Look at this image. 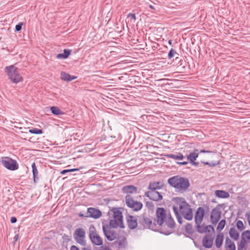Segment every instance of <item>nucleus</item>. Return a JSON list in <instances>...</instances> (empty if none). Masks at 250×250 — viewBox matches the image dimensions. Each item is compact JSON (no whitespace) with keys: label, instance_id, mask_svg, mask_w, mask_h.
I'll return each instance as SVG.
<instances>
[{"label":"nucleus","instance_id":"obj_7","mask_svg":"<svg viewBox=\"0 0 250 250\" xmlns=\"http://www.w3.org/2000/svg\"><path fill=\"white\" fill-rule=\"evenodd\" d=\"M0 162L5 167L10 170H15L19 168L16 161L8 157H1Z\"/></svg>","mask_w":250,"mask_h":250},{"label":"nucleus","instance_id":"obj_17","mask_svg":"<svg viewBox=\"0 0 250 250\" xmlns=\"http://www.w3.org/2000/svg\"><path fill=\"white\" fill-rule=\"evenodd\" d=\"M196 230L200 233H214V229L211 225L205 226L204 224L196 226Z\"/></svg>","mask_w":250,"mask_h":250},{"label":"nucleus","instance_id":"obj_16","mask_svg":"<svg viewBox=\"0 0 250 250\" xmlns=\"http://www.w3.org/2000/svg\"><path fill=\"white\" fill-rule=\"evenodd\" d=\"M101 216L102 212L100 210L92 207L87 208L86 217L98 219Z\"/></svg>","mask_w":250,"mask_h":250},{"label":"nucleus","instance_id":"obj_24","mask_svg":"<svg viewBox=\"0 0 250 250\" xmlns=\"http://www.w3.org/2000/svg\"><path fill=\"white\" fill-rule=\"evenodd\" d=\"M61 77L62 80L67 81V82H70L73 80H75L77 78V77H75L74 76H71L69 75V74L66 73L65 72H62L61 73Z\"/></svg>","mask_w":250,"mask_h":250},{"label":"nucleus","instance_id":"obj_53","mask_svg":"<svg viewBox=\"0 0 250 250\" xmlns=\"http://www.w3.org/2000/svg\"><path fill=\"white\" fill-rule=\"evenodd\" d=\"M171 42H172V41H171V40H169V41H168V43H169V44H171Z\"/></svg>","mask_w":250,"mask_h":250},{"label":"nucleus","instance_id":"obj_23","mask_svg":"<svg viewBox=\"0 0 250 250\" xmlns=\"http://www.w3.org/2000/svg\"><path fill=\"white\" fill-rule=\"evenodd\" d=\"M225 247L228 250H235L236 249L234 243L229 237H227L226 239Z\"/></svg>","mask_w":250,"mask_h":250},{"label":"nucleus","instance_id":"obj_28","mask_svg":"<svg viewBox=\"0 0 250 250\" xmlns=\"http://www.w3.org/2000/svg\"><path fill=\"white\" fill-rule=\"evenodd\" d=\"M198 150L195 149L194 151L190 153L187 157L188 160H189L190 162H193L198 156Z\"/></svg>","mask_w":250,"mask_h":250},{"label":"nucleus","instance_id":"obj_15","mask_svg":"<svg viewBox=\"0 0 250 250\" xmlns=\"http://www.w3.org/2000/svg\"><path fill=\"white\" fill-rule=\"evenodd\" d=\"M103 229L105 237L108 241H111L117 238L118 234L114 230L109 228L106 229L104 226L103 227Z\"/></svg>","mask_w":250,"mask_h":250},{"label":"nucleus","instance_id":"obj_39","mask_svg":"<svg viewBox=\"0 0 250 250\" xmlns=\"http://www.w3.org/2000/svg\"><path fill=\"white\" fill-rule=\"evenodd\" d=\"M79 170V169H78V168H73V169H65V170H63L62 171L61 173L62 174H65L67 172L75 171H77V170Z\"/></svg>","mask_w":250,"mask_h":250},{"label":"nucleus","instance_id":"obj_13","mask_svg":"<svg viewBox=\"0 0 250 250\" xmlns=\"http://www.w3.org/2000/svg\"><path fill=\"white\" fill-rule=\"evenodd\" d=\"M145 196L154 201H159L163 199V196L161 193L156 190L146 191L145 193Z\"/></svg>","mask_w":250,"mask_h":250},{"label":"nucleus","instance_id":"obj_50","mask_svg":"<svg viewBox=\"0 0 250 250\" xmlns=\"http://www.w3.org/2000/svg\"><path fill=\"white\" fill-rule=\"evenodd\" d=\"M193 165H194L195 166H198V163L194 162V161H193V162H190Z\"/></svg>","mask_w":250,"mask_h":250},{"label":"nucleus","instance_id":"obj_33","mask_svg":"<svg viewBox=\"0 0 250 250\" xmlns=\"http://www.w3.org/2000/svg\"><path fill=\"white\" fill-rule=\"evenodd\" d=\"M225 225L226 220L224 219L221 220L218 225V226L217 227V230L218 231H221L225 227Z\"/></svg>","mask_w":250,"mask_h":250},{"label":"nucleus","instance_id":"obj_37","mask_svg":"<svg viewBox=\"0 0 250 250\" xmlns=\"http://www.w3.org/2000/svg\"><path fill=\"white\" fill-rule=\"evenodd\" d=\"M236 227L240 231H242L245 229L243 222L240 220H238L237 222Z\"/></svg>","mask_w":250,"mask_h":250},{"label":"nucleus","instance_id":"obj_54","mask_svg":"<svg viewBox=\"0 0 250 250\" xmlns=\"http://www.w3.org/2000/svg\"><path fill=\"white\" fill-rule=\"evenodd\" d=\"M104 250H111L110 249H108V248H106Z\"/></svg>","mask_w":250,"mask_h":250},{"label":"nucleus","instance_id":"obj_43","mask_svg":"<svg viewBox=\"0 0 250 250\" xmlns=\"http://www.w3.org/2000/svg\"><path fill=\"white\" fill-rule=\"evenodd\" d=\"M17 219L15 217H12L10 221L12 223H15L17 222Z\"/></svg>","mask_w":250,"mask_h":250},{"label":"nucleus","instance_id":"obj_30","mask_svg":"<svg viewBox=\"0 0 250 250\" xmlns=\"http://www.w3.org/2000/svg\"><path fill=\"white\" fill-rule=\"evenodd\" d=\"M167 157L175 160H182L184 158L183 155L181 153H177L176 154H168L167 155Z\"/></svg>","mask_w":250,"mask_h":250},{"label":"nucleus","instance_id":"obj_14","mask_svg":"<svg viewBox=\"0 0 250 250\" xmlns=\"http://www.w3.org/2000/svg\"><path fill=\"white\" fill-rule=\"evenodd\" d=\"M205 215V210L202 207H199L196 211L195 222L196 226L201 225Z\"/></svg>","mask_w":250,"mask_h":250},{"label":"nucleus","instance_id":"obj_12","mask_svg":"<svg viewBox=\"0 0 250 250\" xmlns=\"http://www.w3.org/2000/svg\"><path fill=\"white\" fill-rule=\"evenodd\" d=\"M219 206L214 208L211 212L210 220L213 224H216L221 218L222 213Z\"/></svg>","mask_w":250,"mask_h":250},{"label":"nucleus","instance_id":"obj_8","mask_svg":"<svg viewBox=\"0 0 250 250\" xmlns=\"http://www.w3.org/2000/svg\"><path fill=\"white\" fill-rule=\"evenodd\" d=\"M250 241V230H247L242 232L241 239L238 243V250H245L248 243Z\"/></svg>","mask_w":250,"mask_h":250},{"label":"nucleus","instance_id":"obj_10","mask_svg":"<svg viewBox=\"0 0 250 250\" xmlns=\"http://www.w3.org/2000/svg\"><path fill=\"white\" fill-rule=\"evenodd\" d=\"M156 221L159 226H162L167 217L166 210L163 208H158L156 211Z\"/></svg>","mask_w":250,"mask_h":250},{"label":"nucleus","instance_id":"obj_51","mask_svg":"<svg viewBox=\"0 0 250 250\" xmlns=\"http://www.w3.org/2000/svg\"><path fill=\"white\" fill-rule=\"evenodd\" d=\"M149 7L150 8L152 9H155V8L154 7V6L152 5H149Z\"/></svg>","mask_w":250,"mask_h":250},{"label":"nucleus","instance_id":"obj_25","mask_svg":"<svg viewBox=\"0 0 250 250\" xmlns=\"http://www.w3.org/2000/svg\"><path fill=\"white\" fill-rule=\"evenodd\" d=\"M162 185L160 182H150L149 184L148 189L149 190H156V189H161Z\"/></svg>","mask_w":250,"mask_h":250},{"label":"nucleus","instance_id":"obj_20","mask_svg":"<svg viewBox=\"0 0 250 250\" xmlns=\"http://www.w3.org/2000/svg\"><path fill=\"white\" fill-rule=\"evenodd\" d=\"M122 191L125 193H127L129 194L130 193H137V188L132 185H127L123 187Z\"/></svg>","mask_w":250,"mask_h":250},{"label":"nucleus","instance_id":"obj_26","mask_svg":"<svg viewBox=\"0 0 250 250\" xmlns=\"http://www.w3.org/2000/svg\"><path fill=\"white\" fill-rule=\"evenodd\" d=\"M215 195L219 198H227L229 196V193L224 190H217L215 191Z\"/></svg>","mask_w":250,"mask_h":250},{"label":"nucleus","instance_id":"obj_29","mask_svg":"<svg viewBox=\"0 0 250 250\" xmlns=\"http://www.w3.org/2000/svg\"><path fill=\"white\" fill-rule=\"evenodd\" d=\"M223 241V234L222 233L218 234L215 239V245L217 248H219L221 247Z\"/></svg>","mask_w":250,"mask_h":250},{"label":"nucleus","instance_id":"obj_45","mask_svg":"<svg viewBox=\"0 0 250 250\" xmlns=\"http://www.w3.org/2000/svg\"><path fill=\"white\" fill-rule=\"evenodd\" d=\"M177 164L180 165H186L188 164V162L184 161L182 162H177Z\"/></svg>","mask_w":250,"mask_h":250},{"label":"nucleus","instance_id":"obj_35","mask_svg":"<svg viewBox=\"0 0 250 250\" xmlns=\"http://www.w3.org/2000/svg\"><path fill=\"white\" fill-rule=\"evenodd\" d=\"M29 132L32 134H41L42 133V129L34 128L29 130Z\"/></svg>","mask_w":250,"mask_h":250},{"label":"nucleus","instance_id":"obj_44","mask_svg":"<svg viewBox=\"0 0 250 250\" xmlns=\"http://www.w3.org/2000/svg\"><path fill=\"white\" fill-rule=\"evenodd\" d=\"M70 250H79V249L76 246L73 245L71 247Z\"/></svg>","mask_w":250,"mask_h":250},{"label":"nucleus","instance_id":"obj_41","mask_svg":"<svg viewBox=\"0 0 250 250\" xmlns=\"http://www.w3.org/2000/svg\"><path fill=\"white\" fill-rule=\"evenodd\" d=\"M204 163L205 165H209V166L214 167V166H215L217 165L218 164H219V162H218L216 163L206 162V163Z\"/></svg>","mask_w":250,"mask_h":250},{"label":"nucleus","instance_id":"obj_52","mask_svg":"<svg viewBox=\"0 0 250 250\" xmlns=\"http://www.w3.org/2000/svg\"><path fill=\"white\" fill-rule=\"evenodd\" d=\"M82 250H90L88 248H83L82 249Z\"/></svg>","mask_w":250,"mask_h":250},{"label":"nucleus","instance_id":"obj_18","mask_svg":"<svg viewBox=\"0 0 250 250\" xmlns=\"http://www.w3.org/2000/svg\"><path fill=\"white\" fill-rule=\"evenodd\" d=\"M126 221L128 228L134 229L138 226V219L136 216L128 215L126 216Z\"/></svg>","mask_w":250,"mask_h":250},{"label":"nucleus","instance_id":"obj_22","mask_svg":"<svg viewBox=\"0 0 250 250\" xmlns=\"http://www.w3.org/2000/svg\"><path fill=\"white\" fill-rule=\"evenodd\" d=\"M165 225L167 226V227L171 229L174 228L175 226V223L174 220L172 219L171 215L169 214L167 215V217L165 219Z\"/></svg>","mask_w":250,"mask_h":250},{"label":"nucleus","instance_id":"obj_34","mask_svg":"<svg viewBox=\"0 0 250 250\" xmlns=\"http://www.w3.org/2000/svg\"><path fill=\"white\" fill-rule=\"evenodd\" d=\"M185 229H186V232L189 234H193L194 231V229L192 228V226L191 224H190L189 223H188L186 225V226L185 227Z\"/></svg>","mask_w":250,"mask_h":250},{"label":"nucleus","instance_id":"obj_5","mask_svg":"<svg viewBox=\"0 0 250 250\" xmlns=\"http://www.w3.org/2000/svg\"><path fill=\"white\" fill-rule=\"evenodd\" d=\"M140 229H148L154 231L157 230V225L155 222H152V219L146 214H143L139 217L138 220Z\"/></svg>","mask_w":250,"mask_h":250},{"label":"nucleus","instance_id":"obj_21","mask_svg":"<svg viewBox=\"0 0 250 250\" xmlns=\"http://www.w3.org/2000/svg\"><path fill=\"white\" fill-rule=\"evenodd\" d=\"M230 237L234 241H237L239 238V232L233 227L230 228L229 230Z\"/></svg>","mask_w":250,"mask_h":250},{"label":"nucleus","instance_id":"obj_19","mask_svg":"<svg viewBox=\"0 0 250 250\" xmlns=\"http://www.w3.org/2000/svg\"><path fill=\"white\" fill-rule=\"evenodd\" d=\"M203 246L206 248H210L213 244V237L210 234L206 235L202 240Z\"/></svg>","mask_w":250,"mask_h":250},{"label":"nucleus","instance_id":"obj_46","mask_svg":"<svg viewBox=\"0 0 250 250\" xmlns=\"http://www.w3.org/2000/svg\"><path fill=\"white\" fill-rule=\"evenodd\" d=\"M19 234H16L14 237V241L15 242H16L18 241V240L19 239Z\"/></svg>","mask_w":250,"mask_h":250},{"label":"nucleus","instance_id":"obj_2","mask_svg":"<svg viewBox=\"0 0 250 250\" xmlns=\"http://www.w3.org/2000/svg\"><path fill=\"white\" fill-rule=\"evenodd\" d=\"M168 183L175 188L176 191L180 193L185 192L190 186L189 180L187 178L178 175L169 178Z\"/></svg>","mask_w":250,"mask_h":250},{"label":"nucleus","instance_id":"obj_55","mask_svg":"<svg viewBox=\"0 0 250 250\" xmlns=\"http://www.w3.org/2000/svg\"><path fill=\"white\" fill-rule=\"evenodd\" d=\"M27 250H29V249H28Z\"/></svg>","mask_w":250,"mask_h":250},{"label":"nucleus","instance_id":"obj_31","mask_svg":"<svg viewBox=\"0 0 250 250\" xmlns=\"http://www.w3.org/2000/svg\"><path fill=\"white\" fill-rule=\"evenodd\" d=\"M50 110L52 113L55 115H60L64 114V113L61 111L60 108L58 106H51L50 107Z\"/></svg>","mask_w":250,"mask_h":250},{"label":"nucleus","instance_id":"obj_6","mask_svg":"<svg viewBox=\"0 0 250 250\" xmlns=\"http://www.w3.org/2000/svg\"><path fill=\"white\" fill-rule=\"evenodd\" d=\"M125 201L126 206L133 211H138L143 208V204L141 202L135 201L130 194L125 196Z\"/></svg>","mask_w":250,"mask_h":250},{"label":"nucleus","instance_id":"obj_49","mask_svg":"<svg viewBox=\"0 0 250 250\" xmlns=\"http://www.w3.org/2000/svg\"><path fill=\"white\" fill-rule=\"evenodd\" d=\"M79 216L80 217H86V215H84L83 214L82 212L79 213Z\"/></svg>","mask_w":250,"mask_h":250},{"label":"nucleus","instance_id":"obj_32","mask_svg":"<svg viewBox=\"0 0 250 250\" xmlns=\"http://www.w3.org/2000/svg\"><path fill=\"white\" fill-rule=\"evenodd\" d=\"M32 172L33 175V179L34 181L35 182L36 180L39 179L38 177V171L37 168L36 164L35 163H33L32 165Z\"/></svg>","mask_w":250,"mask_h":250},{"label":"nucleus","instance_id":"obj_3","mask_svg":"<svg viewBox=\"0 0 250 250\" xmlns=\"http://www.w3.org/2000/svg\"><path fill=\"white\" fill-rule=\"evenodd\" d=\"M5 72L10 80L13 83H17L22 81V78L18 68L14 65L6 66L5 68Z\"/></svg>","mask_w":250,"mask_h":250},{"label":"nucleus","instance_id":"obj_36","mask_svg":"<svg viewBox=\"0 0 250 250\" xmlns=\"http://www.w3.org/2000/svg\"><path fill=\"white\" fill-rule=\"evenodd\" d=\"M126 238L124 237L121 240H119V242H117L119 245V248H124L126 243Z\"/></svg>","mask_w":250,"mask_h":250},{"label":"nucleus","instance_id":"obj_27","mask_svg":"<svg viewBox=\"0 0 250 250\" xmlns=\"http://www.w3.org/2000/svg\"><path fill=\"white\" fill-rule=\"evenodd\" d=\"M71 50L69 49H65L63 50V53H60L57 55V59H65L67 58L71 54Z\"/></svg>","mask_w":250,"mask_h":250},{"label":"nucleus","instance_id":"obj_1","mask_svg":"<svg viewBox=\"0 0 250 250\" xmlns=\"http://www.w3.org/2000/svg\"><path fill=\"white\" fill-rule=\"evenodd\" d=\"M176 206H173L172 208L177 218L178 222L182 223V218L181 215L187 220H191L193 218L192 210L189 204L183 198L176 197L174 198Z\"/></svg>","mask_w":250,"mask_h":250},{"label":"nucleus","instance_id":"obj_48","mask_svg":"<svg viewBox=\"0 0 250 250\" xmlns=\"http://www.w3.org/2000/svg\"><path fill=\"white\" fill-rule=\"evenodd\" d=\"M171 232V230L170 231H164L163 232V233L165 234H166V235H168L169 234H170V233Z\"/></svg>","mask_w":250,"mask_h":250},{"label":"nucleus","instance_id":"obj_47","mask_svg":"<svg viewBox=\"0 0 250 250\" xmlns=\"http://www.w3.org/2000/svg\"><path fill=\"white\" fill-rule=\"evenodd\" d=\"M211 151H208V150H200L201 153H210Z\"/></svg>","mask_w":250,"mask_h":250},{"label":"nucleus","instance_id":"obj_4","mask_svg":"<svg viewBox=\"0 0 250 250\" xmlns=\"http://www.w3.org/2000/svg\"><path fill=\"white\" fill-rule=\"evenodd\" d=\"M111 211L113 212V219L110 220L109 226L112 228H117L118 227L124 228L122 213L117 208H113Z\"/></svg>","mask_w":250,"mask_h":250},{"label":"nucleus","instance_id":"obj_38","mask_svg":"<svg viewBox=\"0 0 250 250\" xmlns=\"http://www.w3.org/2000/svg\"><path fill=\"white\" fill-rule=\"evenodd\" d=\"M175 54H176V51L174 49L171 48L168 54V58L170 59L174 57Z\"/></svg>","mask_w":250,"mask_h":250},{"label":"nucleus","instance_id":"obj_9","mask_svg":"<svg viewBox=\"0 0 250 250\" xmlns=\"http://www.w3.org/2000/svg\"><path fill=\"white\" fill-rule=\"evenodd\" d=\"M85 235V232L82 228L77 229L74 233V237L75 241L82 246L86 245Z\"/></svg>","mask_w":250,"mask_h":250},{"label":"nucleus","instance_id":"obj_11","mask_svg":"<svg viewBox=\"0 0 250 250\" xmlns=\"http://www.w3.org/2000/svg\"><path fill=\"white\" fill-rule=\"evenodd\" d=\"M89 237L92 243L97 246H101L103 244V240L96 233L94 227L89 229Z\"/></svg>","mask_w":250,"mask_h":250},{"label":"nucleus","instance_id":"obj_42","mask_svg":"<svg viewBox=\"0 0 250 250\" xmlns=\"http://www.w3.org/2000/svg\"><path fill=\"white\" fill-rule=\"evenodd\" d=\"M127 17H131L134 20H136V15L134 13H130L127 15Z\"/></svg>","mask_w":250,"mask_h":250},{"label":"nucleus","instance_id":"obj_40","mask_svg":"<svg viewBox=\"0 0 250 250\" xmlns=\"http://www.w3.org/2000/svg\"><path fill=\"white\" fill-rule=\"evenodd\" d=\"M23 25V22H20L19 24H17L15 27V30L16 31H20L21 30L22 26Z\"/></svg>","mask_w":250,"mask_h":250}]
</instances>
